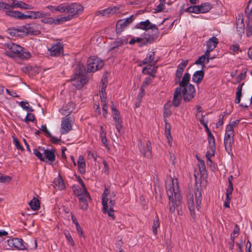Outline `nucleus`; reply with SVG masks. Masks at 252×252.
<instances>
[{"label": "nucleus", "instance_id": "obj_1", "mask_svg": "<svg viewBox=\"0 0 252 252\" xmlns=\"http://www.w3.org/2000/svg\"><path fill=\"white\" fill-rule=\"evenodd\" d=\"M104 65V62L101 59L91 57L88 60L87 68L81 64L78 65L74 70L73 79H86L88 73L94 72L100 69Z\"/></svg>", "mask_w": 252, "mask_h": 252}, {"label": "nucleus", "instance_id": "obj_2", "mask_svg": "<svg viewBox=\"0 0 252 252\" xmlns=\"http://www.w3.org/2000/svg\"><path fill=\"white\" fill-rule=\"evenodd\" d=\"M135 28L145 31L144 34L145 36H148L142 43L143 45L153 43L158 38L159 34V31L157 26L152 24L149 20L140 22L135 26Z\"/></svg>", "mask_w": 252, "mask_h": 252}, {"label": "nucleus", "instance_id": "obj_3", "mask_svg": "<svg viewBox=\"0 0 252 252\" xmlns=\"http://www.w3.org/2000/svg\"><path fill=\"white\" fill-rule=\"evenodd\" d=\"M166 193L168 196L169 200V212L171 214L175 213V209L177 208V211L179 215H180L179 209H181V201L180 199V194L179 193L178 186L176 187L173 185L169 186L166 190Z\"/></svg>", "mask_w": 252, "mask_h": 252}, {"label": "nucleus", "instance_id": "obj_4", "mask_svg": "<svg viewBox=\"0 0 252 252\" xmlns=\"http://www.w3.org/2000/svg\"><path fill=\"white\" fill-rule=\"evenodd\" d=\"M4 46L11 52L10 53L7 51L5 53V55L9 57H14L12 54H14L15 56L22 60H27L31 57L30 52L26 51L23 47L19 45L9 42L4 44Z\"/></svg>", "mask_w": 252, "mask_h": 252}, {"label": "nucleus", "instance_id": "obj_5", "mask_svg": "<svg viewBox=\"0 0 252 252\" xmlns=\"http://www.w3.org/2000/svg\"><path fill=\"white\" fill-rule=\"evenodd\" d=\"M190 80H182L179 83V87L182 88V93L185 101L189 102L194 96L195 91L194 87L189 84Z\"/></svg>", "mask_w": 252, "mask_h": 252}, {"label": "nucleus", "instance_id": "obj_6", "mask_svg": "<svg viewBox=\"0 0 252 252\" xmlns=\"http://www.w3.org/2000/svg\"><path fill=\"white\" fill-rule=\"evenodd\" d=\"M8 248L7 249L16 248L18 250L26 249V247L24 244V241L21 238H11L6 241Z\"/></svg>", "mask_w": 252, "mask_h": 252}, {"label": "nucleus", "instance_id": "obj_7", "mask_svg": "<svg viewBox=\"0 0 252 252\" xmlns=\"http://www.w3.org/2000/svg\"><path fill=\"white\" fill-rule=\"evenodd\" d=\"M134 20L133 15H131L126 19H120L118 21L116 26V32L117 34L121 33L125 29L131 24Z\"/></svg>", "mask_w": 252, "mask_h": 252}, {"label": "nucleus", "instance_id": "obj_8", "mask_svg": "<svg viewBox=\"0 0 252 252\" xmlns=\"http://www.w3.org/2000/svg\"><path fill=\"white\" fill-rule=\"evenodd\" d=\"M84 7L81 4L73 3L67 4V13L73 18L75 15H78L83 12Z\"/></svg>", "mask_w": 252, "mask_h": 252}, {"label": "nucleus", "instance_id": "obj_9", "mask_svg": "<svg viewBox=\"0 0 252 252\" xmlns=\"http://www.w3.org/2000/svg\"><path fill=\"white\" fill-rule=\"evenodd\" d=\"M112 104L111 109L113 112V118L115 123V126L117 131L120 133L121 130L123 127L122 120L120 116L119 111L114 106L113 102H111Z\"/></svg>", "mask_w": 252, "mask_h": 252}, {"label": "nucleus", "instance_id": "obj_10", "mask_svg": "<svg viewBox=\"0 0 252 252\" xmlns=\"http://www.w3.org/2000/svg\"><path fill=\"white\" fill-rule=\"evenodd\" d=\"M37 25L35 23L28 24L21 28L22 32L26 35L30 34L37 35L40 33V31L35 29Z\"/></svg>", "mask_w": 252, "mask_h": 252}, {"label": "nucleus", "instance_id": "obj_11", "mask_svg": "<svg viewBox=\"0 0 252 252\" xmlns=\"http://www.w3.org/2000/svg\"><path fill=\"white\" fill-rule=\"evenodd\" d=\"M72 123L71 117L66 116L63 118L61 124L62 134H66L72 129Z\"/></svg>", "mask_w": 252, "mask_h": 252}, {"label": "nucleus", "instance_id": "obj_12", "mask_svg": "<svg viewBox=\"0 0 252 252\" xmlns=\"http://www.w3.org/2000/svg\"><path fill=\"white\" fill-rule=\"evenodd\" d=\"M195 191H194V195H195V203H196V208L197 210L198 211L200 208V204L202 201V193H201V185L200 183H198L196 181L195 184Z\"/></svg>", "mask_w": 252, "mask_h": 252}, {"label": "nucleus", "instance_id": "obj_13", "mask_svg": "<svg viewBox=\"0 0 252 252\" xmlns=\"http://www.w3.org/2000/svg\"><path fill=\"white\" fill-rule=\"evenodd\" d=\"M83 194H78L79 200V205L80 208L83 210H87L88 207V204L87 202V198L91 199V196L88 191H84Z\"/></svg>", "mask_w": 252, "mask_h": 252}, {"label": "nucleus", "instance_id": "obj_14", "mask_svg": "<svg viewBox=\"0 0 252 252\" xmlns=\"http://www.w3.org/2000/svg\"><path fill=\"white\" fill-rule=\"evenodd\" d=\"M182 96V88L179 87L176 88L174 93L173 100L172 101L173 106L175 107H178L180 105Z\"/></svg>", "mask_w": 252, "mask_h": 252}, {"label": "nucleus", "instance_id": "obj_15", "mask_svg": "<svg viewBox=\"0 0 252 252\" xmlns=\"http://www.w3.org/2000/svg\"><path fill=\"white\" fill-rule=\"evenodd\" d=\"M63 49V46L60 42H58L52 45L48 51L49 55L52 56H58L61 54Z\"/></svg>", "mask_w": 252, "mask_h": 252}, {"label": "nucleus", "instance_id": "obj_16", "mask_svg": "<svg viewBox=\"0 0 252 252\" xmlns=\"http://www.w3.org/2000/svg\"><path fill=\"white\" fill-rule=\"evenodd\" d=\"M236 30L238 34L241 36L244 34L245 24L244 19L241 14H238L236 18Z\"/></svg>", "mask_w": 252, "mask_h": 252}, {"label": "nucleus", "instance_id": "obj_17", "mask_svg": "<svg viewBox=\"0 0 252 252\" xmlns=\"http://www.w3.org/2000/svg\"><path fill=\"white\" fill-rule=\"evenodd\" d=\"M76 105L72 102H68L65 106H63L61 110L63 115L70 117L69 115L75 108Z\"/></svg>", "mask_w": 252, "mask_h": 252}, {"label": "nucleus", "instance_id": "obj_18", "mask_svg": "<svg viewBox=\"0 0 252 252\" xmlns=\"http://www.w3.org/2000/svg\"><path fill=\"white\" fill-rule=\"evenodd\" d=\"M39 150H41L45 155V157L49 161L53 162L55 160L56 156L55 152L53 150L45 149L44 148L38 147Z\"/></svg>", "mask_w": 252, "mask_h": 252}, {"label": "nucleus", "instance_id": "obj_19", "mask_svg": "<svg viewBox=\"0 0 252 252\" xmlns=\"http://www.w3.org/2000/svg\"><path fill=\"white\" fill-rule=\"evenodd\" d=\"M158 67L152 65V64H148V65L145 67L142 72L145 74H149L152 77H155V74L157 72Z\"/></svg>", "mask_w": 252, "mask_h": 252}, {"label": "nucleus", "instance_id": "obj_20", "mask_svg": "<svg viewBox=\"0 0 252 252\" xmlns=\"http://www.w3.org/2000/svg\"><path fill=\"white\" fill-rule=\"evenodd\" d=\"M11 8L18 7L24 9H31L32 7L29 4H27L22 1L13 0V2L11 4Z\"/></svg>", "mask_w": 252, "mask_h": 252}, {"label": "nucleus", "instance_id": "obj_21", "mask_svg": "<svg viewBox=\"0 0 252 252\" xmlns=\"http://www.w3.org/2000/svg\"><path fill=\"white\" fill-rule=\"evenodd\" d=\"M188 60L183 61L181 63L179 64L178 66V68L176 72V79H181L182 75L183 72L184 70V68L187 66L188 63Z\"/></svg>", "mask_w": 252, "mask_h": 252}, {"label": "nucleus", "instance_id": "obj_22", "mask_svg": "<svg viewBox=\"0 0 252 252\" xmlns=\"http://www.w3.org/2000/svg\"><path fill=\"white\" fill-rule=\"evenodd\" d=\"M127 43V39L126 38H117L116 41L111 44V47L109 50H113L116 48L122 46L125 44H126Z\"/></svg>", "mask_w": 252, "mask_h": 252}, {"label": "nucleus", "instance_id": "obj_23", "mask_svg": "<svg viewBox=\"0 0 252 252\" xmlns=\"http://www.w3.org/2000/svg\"><path fill=\"white\" fill-rule=\"evenodd\" d=\"M26 13L29 14L30 19L43 18L49 15L42 11H29Z\"/></svg>", "mask_w": 252, "mask_h": 252}, {"label": "nucleus", "instance_id": "obj_24", "mask_svg": "<svg viewBox=\"0 0 252 252\" xmlns=\"http://www.w3.org/2000/svg\"><path fill=\"white\" fill-rule=\"evenodd\" d=\"M165 122V134L166 138L168 140V143L170 146H172V138L171 135V126L170 125L167 123L166 120H164Z\"/></svg>", "mask_w": 252, "mask_h": 252}, {"label": "nucleus", "instance_id": "obj_25", "mask_svg": "<svg viewBox=\"0 0 252 252\" xmlns=\"http://www.w3.org/2000/svg\"><path fill=\"white\" fill-rule=\"evenodd\" d=\"M141 152L142 153L143 156L150 158H151L152 155V148H151V144L149 141H147L146 144V147L144 148Z\"/></svg>", "mask_w": 252, "mask_h": 252}, {"label": "nucleus", "instance_id": "obj_26", "mask_svg": "<svg viewBox=\"0 0 252 252\" xmlns=\"http://www.w3.org/2000/svg\"><path fill=\"white\" fill-rule=\"evenodd\" d=\"M218 43V39L215 36H213L207 41V48H209L210 50H213L217 47Z\"/></svg>", "mask_w": 252, "mask_h": 252}, {"label": "nucleus", "instance_id": "obj_27", "mask_svg": "<svg viewBox=\"0 0 252 252\" xmlns=\"http://www.w3.org/2000/svg\"><path fill=\"white\" fill-rule=\"evenodd\" d=\"M77 165L78 168V170L79 172L81 174H84L85 173V161L84 160V158L83 156H80L79 157L78 161H77Z\"/></svg>", "mask_w": 252, "mask_h": 252}, {"label": "nucleus", "instance_id": "obj_28", "mask_svg": "<svg viewBox=\"0 0 252 252\" xmlns=\"http://www.w3.org/2000/svg\"><path fill=\"white\" fill-rule=\"evenodd\" d=\"M234 131L232 129L231 125H227L226 127L224 140L234 139Z\"/></svg>", "mask_w": 252, "mask_h": 252}, {"label": "nucleus", "instance_id": "obj_29", "mask_svg": "<svg viewBox=\"0 0 252 252\" xmlns=\"http://www.w3.org/2000/svg\"><path fill=\"white\" fill-rule=\"evenodd\" d=\"M173 105V103L171 101H168L164 105V112L163 115L164 117H168L172 114V112L170 110L171 107Z\"/></svg>", "mask_w": 252, "mask_h": 252}, {"label": "nucleus", "instance_id": "obj_30", "mask_svg": "<svg viewBox=\"0 0 252 252\" xmlns=\"http://www.w3.org/2000/svg\"><path fill=\"white\" fill-rule=\"evenodd\" d=\"M69 81L71 85L77 89H81L87 82V81H86V80H69Z\"/></svg>", "mask_w": 252, "mask_h": 252}, {"label": "nucleus", "instance_id": "obj_31", "mask_svg": "<svg viewBox=\"0 0 252 252\" xmlns=\"http://www.w3.org/2000/svg\"><path fill=\"white\" fill-rule=\"evenodd\" d=\"M198 167L201 175V178H206L207 174L205 163L203 160L198 159Z\"/></svg>", "mask_w": 252, "mask_h": 252}, {"label": "nucleus", "instance_id": "obj_32", "mask_svg": "<svg viewBox=\"0 0 252 252\" xmlns=\"http://www.w3.org/2000/svg\"><path fill=\"white\" fill-rule=\"evenodd\" d=\"M200 13H205L209 11L212 8V5L209 2H205L198 5Z\"/></svg>", "mask_w": 252, "mask_h": 252}, {"label": "nucleus", "instance_id": "obj_33", "mask_svg": "<svg viewBox=\"0 0 252 252\" xmlns=\"http://www.w3.org/2000/svg\"><path fill=\"white\" fill-rule=\"evenodd\" d=\"M234 143V139L224 140V145L225 151L228 154L232 152V145Z\"/></svg>", "mask_w": 252, "mask_h": 252}, {"label": "nucleus", "instance_id": "obj_34", "mask_svg": "<svg viewBox=\"0 0 252 252\" xmlns=\"http://www.w3.org/2000/svg\"><path fill=\"white\" fill-rule=\"evenodd\" d=\"M7 32L12 36V37H18L21 36L22 35V30L21 28L20 29H17L15 28H9L7 29Z\"/></svg>", "mask_w": 252, "mask_h": 252}, {"label": "nucleus", "instance_id": "obj_35", "mask_svg": "<svg viewBox=\"0 0 252 252\" xmlns=\"http://www.w3.org/2000/svg\"><path fill=\"white\" fill-rule=\"evenodd\" d=\"M194 204L193 195L189 199V210L190 215L193 219L196 217L194 211Z\"/></svg>", "mask_w": 252, "mask_h": 252}, {"label": "nucleus", "instance_id": "obj_36", "mask_svg": "<svg viewBox=\"0 0 252 252\" xmlns=\"http://www.w3.org/2000/svg\"><path fill=\"white\" fill-rule=\"evenodd\" d=\"M29 205L31 209L34 211L38 210L40 208V203L38 199L34 197L30 202Z\"/></svg>", "mask_w": 252, "mask_h": 252}, {"label": "nucleus", "instance_id": "obj_37", "mask_svg": "<svg viewBox=\"0 0 252 252\" xmlns=\"http://www.w3.org/2000/svg\"><path fill=\"white\" fill-rule=\"evenodd\" d=\"M155 52H150L147 55L146 58L142 61L143 64H151L154 59Z\"/></svg>", "mask_w": 252, "mask_h": 252}, {"label": "nucleus", "instance_id": "obj_38", "mask_svg": "<svg viewBox=\"0 0 252 252\" xmlns=\"http://www.w3.org/2000/svg\"><path fill=\"white\" fill-rule=\"evenodd\" d=\"M100 136L101 138V142L105 145V147L108 146L107 139L106 136V133L104 130L102 126H100Z\"/></svg>", "mask_w": 252, "mask_h": 252}, {"label": "nucleus", "instance_id": "obj_39", "mask_svg": "<svg viewBox=\"0 0 252 252\" xmlns=\"http://www.w3.org/2000/svg\"><path fill=\"white\" fill-rule=\"evenodd\" d=\"M55 184L56 186L60 190H63L65 189V185L62 177L59 175L58 178L55 180Z\"/></svg>", "mask_w": 252, "mask_h": 252}, {"label": "nucleus", "instance_id": "obj_40", "mask_svg": "<svg viewBox=\"0 0 252 252\" xmlns=\"http://www.w3.org/2000/svg\"><path fill=\"white\" fill-rule=\"evenodd\" d=\"M108 198L107 197V196L102 195V205L103 206L102 211L103 213L105 214L106 213L108 209Z\"/></svg>", "mask_w": 252, "mask_h": 252}, {"label": "nucleus", "instance_id": "obj_41", "mask_svg": "<svg viewBox=\"0 0 252 252\" xmlns=\"http://www.w3.org/2000/svg\"><path fill=\"white\" fill-rule=\"evenodd\" d=\"M160 222L158 216H157L154 220L152 229L153 233L155 235L157 234V228L159 226Z\"/></svg>", "mask_w": 252, "mask_h": 252}, {"label": "nucleus", "instance_id": "obj_42", "mask_svg": "<svg viewBox=\"0 0 252 252\" xmlns=\"http://www.w3.org/2000/svg\"><path fill=\"white\" fill-rule=\"evenodd\" d=\"M6 15L18 19H20L21 12L18 11L8 10L5 13Z\"/></svg>", "mask_w": 252, "mask_h": 252}, {"label": "nucleus", "instance_id": "obj_43", "mask_svg": "<svg viewBox=\"0 0 252 252\" xmlns=\"http://www.w3.org/2000/svg\"><path fill=\"white\" fill-rule=\"evenodd\" d=\"M208 143L209 145V149L214 150V149H216L215 146V139L214 136L213 135L212 133L210 135H208Z\"/></svg>", "mask_w": 252, "mask_h": 252}, {"label": "nucleus", "instance_id": "obj_44", "mask_svg": "<svg viewBox=\"0 0 252 252\" xmlns=\"http://www.w3.org/2000/svg\"><path fill=\"white\" fill-rule=\"evenodd\" d=\"M251 1L249 2V3L245 9V14L247 17V21H252V6L251 8H249L250 3Z\"/></svg>", "mask_w": 252, "mask_h": 252}, {"label": "nucleus", "instance_id": "obj_45", "mask_svg": "<svg viewBox=\"0 0 252 252\" xmlns=\"http://www.w3.org/2000/svg\"><path fill=\"white\" fill-rule=\"evenodd\" d=\"M246 34L248 37L252 35V21H247Z\"/></svg>", "mask_w": 252, "mask_h": 252}, {"label": "nucleus", "instance_id": "obj_46", "mask_svg": "<svg viewBox=\"0 0 252 252\" xmlns=\"http://www.w3.org/2000/svg\"><path fill=\"white\" fill-rule=\"evenodd\" d=\"M108 85V80H102L99 86V93H106V89Z\"/></svg>", "mask_w": 252, "mask_h": 252}, {"label": "nucleus", "instance_id": "obj_47", "mask_svg": "<svg viewBox=\"0 0 252 252\" xmlns=\"http://www.w3.org/2000/svg\"><path fill=\"white\" fill-rule=\"evenodd\" d=\"M239 230L240 229H239L238 225L237 224H236L235 225L233 232L231 233V239L233 243H234V239H235V237H236L239 234Z\"/></svg>", "mask_w": 252, "mask_h": 252}, {"label": "nucleus", "instance_id": "obj_48", "mask_svg": "<svg viewBox=\"0 0 252 252\" xmlns=\"http://www.w3.org/2000/svg\"><path fill=\"white\" fill-rule=\"evenodd\" d=\"M38 68L37 67H32V66H26L23 68V70L25 72H28L30 75H33V72L35 73L37 71Z\"/></svg>", "mask_w": 252, "mask_h": 252}, {"label": "nucleus", "instance_id": "obj_49", "mask_svg": "<svg viewBox=\"0 0 252 252\" xmlns=\"http://www.w3.org/2000/svg\"><path fill=\"white\" fill-rule=\"evenodd\" d=\"M204 73L202 70L195 71L192 76V79H203Z\"/></svg>", "mask_w": 252, "mask_h": 252}, {"label": "nucleus", "instance_id": "obj_50", "mask_svg": "<svg viewBox=\"0 0 252 252\" xmlns=\"http://www.w3.org/2000/svg\"><path fill=\"white\" fill-rule=\"evenodd\" d=\"M41 150L38 148V149H34L33 153L41 161H45V158L41 153Z\"/></svg>", "mask_w": 252, "mask_h": 252}, {"label": "nucleus", "instance_id": "obj_51", "mask_svg": "<svg viewBox=\"0 0 252 252\" xmlns=\"http://www.w3.org/2000/svg\"><path fill=\"white\" fill-rule=\"evenodd\" d=\"M57 11L60 12H67V5L62 3L56 7L55 9Z\"/></svg>", "mask_w": 252, "mask_h": 252}, {"label": "nucleus", "instance_id": "obj_52", "mask_svg": "<svg viewBox=\"0 0 252 252\" xmlns=\"http://www.w3.org/2000/svg\"><path fill=\"white\" fill-rule=\"evenodd\" d=\"M12 180V177L2 175L0 173V182L1 183L9 182Z\"/></svg>", "mask_w": 252, "mask_h": 252}, {"label": "nucleus", "instance_id": "obj_53", "mask_svg": "<svg viewBox=\"0 0 252 252\" xmlns=\"http://www.w3.org/2000/svg\"><path fill=\"white\" fill-rule=\"evenodd\" d=\"M35 119V116L33 114L28 113L24 121L26 123H28L30 122H33Z\"/></svg>", "mask_w": 252, "mask_h": 252}, {"label": "nucleus", "instance_id": "obj_54", "mask_svg": "<svg viewBox=\"0 0 252 252\" xmlns=\"http://www.w3.org/2000/svg\"><path fill=\"white\" fill-rule=\"evenodd\" d=\"M112 9L108 8L105 9L101 11H99L97 12V15H101V16H105L106 14H109L111 13Z\"/></svg>", "mask_w": 252, "mask_h": 252}, {"label": "nucleus", "instance_id": "obj_55", "mask_svg": "<svg viewBox=\"0 0 252 252\" xmlns=\"http://www.w3.org/2000/svg\"><path fill=\"white\" fill-rule=\"evenodd\" d=\"M65 237L68 240V243L72 246L74 247L75 246V243L70 235V234L68 232L64 233Z\"/></svg>", "mask_w": 252, "mask_h": 252}, {"label": "nucleus", "instance_id": "obj_56", "mask_svg": "<svg viewBox=\"0 0 252 252\" xmlns=\"http://www.w3.org/2000/svg\"><path fill=\"white\" fill-rule=\"evenodd\" d=\"M13 143L16 146V148L18 150H20L22 151H23L24 150V148L23 146L20 144L19 141L18 140V139L16 138H13Z\"/></svg>", "mask_w": 252, "mask_h": 252}, {"label": "nucleus", "instance_id": "obj_57", "mask_svg": "<svg viewBox=\"0 0 252 252\" xmlns=\"http://www.w3.org/2000/svg\"><path fill=\"white\" fill-rule=\"evenodd\" d=\"M205 56L202 55L195 62V64H202V66H204V63L205 61Z\"/></svg>", "mask_w": 252, "mask_h": 252}, {"label": "nucleus", "instance_id": "obj_58", "mask_svg": "<svg viewBox=\"0 0 252 252\" xmlns=\"http://www.w3.org/2000/svg\"><path fill=\"white\" fill-rule=\"evenodd\" d=\"M41 22L45 24H52L55 22V19L52 17L45 18L41 20Z\"/></svg>", "mask_w": 252, "mask_h": 252}, {"label": "nucleus", "instance_id": "obj_59", "mask_svg": "<svg viewBox=\"0 0 252 252\" xmlns=\"http://www.w3.org/2000/svg\"><path fill=\"white\" fill-rule=\"evenodd\" d=\"M11 5L5 2L0 1V9H9L11 8Z\"/></svg>", "mask_w": 252, "mask_h": 252}, {"label": "nucleus", "instance_id": "obj_60", "mask_svg": "<svg viewBox=\"0 0 252 252\" xmlns=\"http://www.w3.org/2000/svg\"><path fill=\"white\" fill-rule=\"evenodd\" d=\"M242 91H236L235 102L237 104L239 103L240 102L241 97L242 96Z\"/></svg>", "mask_w": 252, "mask_h": 252}, {"label": "nucleus", "instance_id": "obj_61", "mask_svg": "<svg viewBox=\"0 0 252 252\" xmlns=\"http://www.w3.org/2000/svg\"><path fill=\"white\" fill-rule=\"evenodd\" d=\"M233 190V183H232V181H230V184H229V185L227 189L226 195L231 196Z\"/></svg>", "mask_w": 252, "mask_h": 252}, {"label": "nucleus", "instance_id": "obj_62", "mask_svg": "<svg viewBox=\"0 0 252 252\" xmlns=\"http://www.w3.org/2000/svg\"><path fill=\"white\" fill-rule=\"evenodd\" d=\"M72 19V18L71 17V16H70L69 15H68L67 16H64V17H61L60 19H58L57 20V21H58V23L60 24V22H63L69 21V20H71Z\"/></svg>", "mask_w": 252, "mask_h": 252}, {"label": "nucleus", "instance_id": "obj_63", "mask_svg": "<svg viewBox=\"0 0 252 252\" xmlns=\"http://www.w3.org/2000/svg\"><path fill=\"white\" fill-rule=\"evenodd\" d=\"M190 13H194L196 14L200 13V11H199L198 5L190 6Z\"/></svg>", "mask_w": 252, "mask_h": 252}, {"label": "nucleus", "instance_id": "obj_64", "mask_svg": "<svg viewBox=\"0 0 252 252\" xmlns=\"http://www.w3.org/2000/svg\"><path fill=\"white\" fill-rule=\"evenodd\" d=\"M225 117V114H220L219 116V120L217 123V126L219 127L220 126H221L223 124V119Z\"/></svg>", "mask_w": 252, "mask_h": 252}]
</instances>
